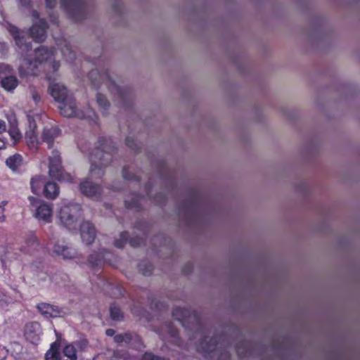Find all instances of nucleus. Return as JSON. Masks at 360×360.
Masks as SVG:
<instances>
[{
	"mask_svg": "<svg viewBox=\"0 0 360 360\" xmlns=\"http://www.w3.org/2000/svg\"><path fill=\"white\" fill-rule=\"evenodd\" d=\"M59 103H60L58 107L60 113L64 117H77L80 119L90 117V115H86L82 110L77 108L75 100L72 95H70Z\"/></svg>",
	"mask_w": 360,
	"mask_h": 360,
	"instance_id": "obj_9",
	"label": "nucleus"
},
{
	"mask_svg": "<svg viewBox=\"0 0 360 360\" xmlns=\"http://www.w3.org/2000/svg\"><path fill=\"white\" fill-rule=\"evenodd\" d=\"M110 317L115 321H121L123 318L122 312L119 307L112 304L110 307Z\"/></svg>",
	"mask_w": 360,
	"mask_h": 360,
	"instance_id": "obj_34",
	"label": "nucleus"
},
{
	"mask_svg": "<svg viewBox=\"0 0 360 360\" xmlns=\"http://www.w3.org/2000/svg\"><path fill=\"white\" fill-rule=\"evenodd\" d=\"M61 50L63 58L69 62H72L75 58V53L72 49V46L69 41L65 39H60L58 43Z\"/></svg>",
	"mask_w": 360,
	"mask_h": 360,
	"instance_id": "obj_21",
	"label": "nucleus"
},
{
	"mask_svg": "<svg viewBox=\"0 0 360 360\" xmlns=\"http://www.w3.org/2000/svg\"><path fill=\"white\" fill-rule=\"evenodd\" d=\"M59 129L54 127H45L41 134V140L48 144V148H51L55 139L59 134Z\"/></svg>",
	"mask_w": 360,
	"mask_h": 360,
	"instance_id": "obj_20",
	"label": "nucleus"
},
{
	"mask_svg": "<svg viewBox=\"0 0 360 360\" xmlns=\"http://www.w3.org/2000/svg\"><path fill=\"white\" fill-rule=\"evenodd\" d=\"M48 25L44 19H39L30 29V36L36 41L41 42L46 37Z\"/></svg>",
	"mask_w": 360,
	"mask_h": 360,
	"instance_id": "obj_14",
	"label": "nucleus"
},
{
	"mask_svg": "<svg viewBox=\"0 0 360 360\" xmlns=\"http://www.w3.org/2000/svg\"><path fill=\"white\" fill-rule=\"evenodd\" d=\"M105 254L108 252H101L99 254H92L89 256L88 261L92 266H98L101 264L103 260L105 259Z\"/></svg>",
	"mask_w": 360,
	"mask_h": 360,
	"instance_id": "obj_31",
	"label": "nucleus"
},
{
	"mask_svg": "<svg viewBox=\"0 0 360 360\" xmlns=\"http://www.w3.org/2000/svg\"><path fill=\"white\" fill-rule=\"evenodd\" d=\"M48 167L49 176L58 181L71 182L72 176L65 172L62 165L60 153L57 150H53L48 157Z\"/></svg>",
	"mask_w": 360,
	"mask_h": 360,
	"instance_id": "obj_5",
	"label": "nucleus"
},
{
	"mask_svg": "<svg viewBox=\"0 0 360 360\" xmlns=\"http://www.w3.org/2000/svg\"><path fill=\"white\" fill-rule=\"evenodd\" d=\"M89 79L92 84L98 88L102 84H105L112 94L117 95L121 105H127L131 100V96L128 90L118 86L109 76L106 71L102 72L98 69L92 70L89 73Z\"/></svg>",
	"mask_w": 360,
	"mask_h": 360,
	"instance_id": "obj_4",
	"label": "nucleus"
},
{
	"mask_svg": "<svg viewBox=\"0 0 360 360\" xmlns=\"http://www.w3.org/2000/svg\"><path fill=\"white\" fill-rule=\"evenodd\" d=\"M81 216V206L79 204H70L62 207L59 212L60 222L68 229H75L79 217Z\"/></svg>",
	"mask_w": 360,
	"mask_h": 360,
	"instance_id": "obj_6",
	"label": "nucleus"
},
{
	"mask_svg": "<svg viewBox=\"0 0 360 360\" xmlns=\"http://www.w3.org/2000/svg\"><path fill=\"white\" fill-rule=\"evenodd\" d=\"M28 200L32 207L35 208L34 217L39 221L44 223H50L52 219V205L39 199L30 196Z\"/></svg>",
	"mask_w": 360,
	"mask_h": 360,
	"instance_id": "obj_8",
	"label": "nucleus"
},
{
	"mask_svg": "<svg viewBox=\"0 0 360 360\" xmlns=\"http://www.w3.org/2000/svg\"><path fill=\"white\" fill-rule=\"evenodd\" d=\"M80 236L84 243L91 244L96 238L94 226L89 221H85L80 225Z\"/></svg>",
	"mask_w": 360,
	"mask_h": 360,
	"instance_id": "obj_16",
	"label": "nucleus"
},
{
	"mask_svg": "<svg viewBox=\"0 0 360 360\" xmlns=\"http://www.w3.org/2000/svg\"><path fill=\"white\" fill-rule=\"evenodd\" d=\"M53 252L64 259H72L78 256L77 251L65 241H58L53 246Z\"/></svg>",
	"mask_w": 360,
	"mask_h": 360,
	"instance_id": "obj_12",
	"label": "nucleus"
},
{
	"mask_svg": "<svg viewBox=\"0 0 360 360\" xmlns=\"http://www.w3.org/2000/svg\"><path fill=\"white\" fill-rule=\"evenodd\" d=\"M159 333L163 338L170 339L171 342L174 344L180 345L178 332L171 323H167L162 326Z\"/></svg>",
	"mask_w": 360,
	"mask_h": 360,
	"instance_id": "obj_19",
	"label": "nucleus"
},
{
	"mask_svg": "<svg viewBox=\"0 0 360 360\" xmlns=\"http://www.w3.org/2000/svg\"><path fill=\"white\" fill-rule=\"evenodd\" d=\"M60 6L75 21L81 20L86 15L84 0H60Z\"/></svg>",
	"mask_w": 360,
	"mask_h": 360,
	"instance_id": "obj_7",
	"label": "nucleus"
},
{
	"mask_svg": "<svg viewBox=\"0 0 360 360\" xmlns=\"http://www.w3.org/2000/svg\"><path fill=\"white\" fill-rule=\"evenodd\" d=\"M11 68L6 64H0V79L12 73Z\"/></svg>",
	"mask_w": 360,
	"mask_h": 360,
	"instance_id": "obj_39",
	"label": "nucleus"
},
{
	"mask_svg": "<svg viewBox=\"0 0 360 360\" xmlns=\"http://www.w3.org/2000/svg\"><path fill=\"white\" fill-rule=\"evenodd\" d=\"M22 158L20 155L15 154L9 157L6 161V165L13 170L16 169L21 164Z\"/></svg>",
	"mask_w": 360,
	"mask_h": 360,
	"instance_id": "obj_28",
	"label": "nucleus"
},
{
	"mask_svg": "<svg viewBox=\"0 0 360 360\" xmlns=\"http://www.w3.org/2000/svg\"><path fill=\"white\" fill-rule=\"evenodd\" d=\"M96 103L99 107L100 110L102 112L103 114H105L107 112V110L108 109L110 106V103L106 99L105 96L98 94L96 95Z\"/></svg>",
	"mask_w": 360,
	"mask_h": 360,
	"instance_id": "obj_30",
	"label": "nucleus"
},
{
	"mask_svg": "<svg viewBox=\"0 0 360 360\" xmlns=\"http://www.w3.org/2000/svg\"><path fill=\"white\" fill-rule=\"evenodd\" d=\"M114 340L117 343L125 342L129 344L136 349L141 350L143 348L141 340L139 335L135 333H122L116 335Z\"/></svg>",
	"mask_w": 360,
	"mask_h": 360,
	"instance_id": "obj_15",
	"label": "nucleus"
},
{
	"mask_svg": "<svg viewBox=\"0 0 360 360\" xmlns=\"http://www.w3.org/2000/svg\"><path fill=\"white\" fill-rule=\"evenodd\" d=\"M105 333L108 336H112L115 334V330L113 329L110 328V329L106 330Z\"/></svg>",
	"mask_w": 360,
	"mask_h": 360,
	"instance_id": "obj_47",
	"label": "nucleus"
},
{
	"mask_svg": "<svg viewBox=\"0 0 360 360\" xmlns=\"http://www.w3.org/2000/svg\"><path fill=\"white\" fill-rule=\"evenodd\" d=\"M45 359L46 360H62V354L57 350L55 345L52 344L46 353Z\"/></svg>",
	"mask_w": 360,
	"mask_h": 360,
	"instance_id": "obj_29",
	"label": "nucleus"
},
{
	"mask_svg": "<svg viewBox=\"0 0 360 360\" xmlns=\"http://www.w3.org/2000/svg\"><path fill=\"white\" fill-rule=\"evenodd\" d=\"M4 220H5V216L3 215V216L0 217V221L1 222H3Z\"/></svg>",
	"mask_w": 360,
	"mask_h": 360,
	"instance_id": "obj_51",
	"label": "nucleus"
},
{
	"mask_svg": "<svg viewBox=\"0 0 360 360\" xmlns=\"http://www.w3.org/2000/svg\"><path fill=\"white\" fill-rule=\"evenodd\" d=\"M39 311L46 318H56L62 316L63 311L58 306L46 302H41L37 305Z\"/></svg>",
	"mask_w": 360,
	"mask_h": 360,
	"instance_id": "obj_17",
	"label": "nucleus"
},
{
	"mask_svg": "<svg viewBox=\"0 0 360 360\" xmlns=\"http://www.w3.org/2000/svg\"><path fill=\"white\" fill-rule=\"evenodd\" d=\"M26 243L27 248H25L24 250H21L25 253H32V250H34L38 245L37 238L33 236L28 238Z\"/></svg>",
	"mask_w": 360,
	"mask_h": 360,
	"instance_id": "obj_35",
	"label": "nucleus"
},
{
	"mask_svg": "<svg viewBox=\"0 0 360 360\" xmlns=\"http://www.w3.org/2000/svg\"><path fill=\"white\" fill-rule=\"evenodd\" d=\"M53 75H54V73H53ZM46 77L50 82L49 87V93L55 101L59 103L70 96L65 86L60 83L55 82L56 78L54 77V75L48 72Z\"/></svg>",
	"mask_w": 360,
	"mask_h": 360,
	"instance_id": "obj_11",
	"label": "nucleus"
},
{
	"mask_svg": "<svg viewBox=\"0 0 360 360\" xmlns=\"http://www.w3.org/2000/svg\"><path fill=\"white\" fill-rule=\"evenodd\" d=\"M195 200L192 198L189 202H186L181 208V212L185 214L191 213L195 207Z\"/></svg>",
	"mask_w": 360,
	"mask_h": 360,
	"instance_id": "obj_37",
	"label": "nucleus"
},
{
	"mask_svg": "<svg viewBox=\"0 0 360 360\" xmlns=\"http://www.w3.org/2000/svg\"><path fill=\"white\" fill-rule=\"evenodd\" d=\"M79 190L84 195L98 199L100 197L101 188L95 183L88 179L81 182Z\"/></svg>",
	"mask_w": 360,
	"mask_h": 360,
	"instance_id": "obj_18",
	"label": "nucleus"
},
{
	"mask_svg": "<svg viewBox=\"0 0 360 360\" xmlns=\"http://www.w3.org/2000/svg\"><path fill=\"white\" fill-rule=\"evenodd\" d=\"M139 271L144 276H149L153 271V266L150 264L143 262L139 266Z\"/></svg>",
	"mask_w": 360,
	"mask_h": 360,
	"instance_id": "obj_36",
	"label": "nucleus"
},
{
	"mask_svg": "<svg viewBox=\"0 0 360 360\" xmlns=\"http://www.w3.org/2000/svg\"><path fill=\"white\" fill-rule=\"evenodd\" d=\"M30 2V0H20V4L23 6H29Z\"/></svg>",
	"mask_w": 360,
	"mask_h": 360,
	"instance_id": "obj_46",
	"label": "nucleus"
},
{
	"mask_svg": "<svg viewBox=\"0 0 360 360\" xmlns=\"http://www.w3.org/2000/svg\"><path fill=\"white\" fill-rule=\"evenodd\" d=\"M127 145L134 150H136L139 148L138 144L131 137H127L126 139Z\"/></svg>",
	"mask_w": 360,
	"mask_h": 360,
	"instance_id": "obj_41",
	"label": "nucleus"
},
{
	"mask_svg": "<svg viewBox=\"0 0 360 360\" xmlns=\"http://www.w3.org/2000/svg\"><path fill=\"white\" fill-rule=\"evenodd\" d=\"M6 127L4 121L0 120V133L6 131Z\"/></svg>",
	"mask_w": 360,
	"mask_h": 360,
	"instance_id": "obj_45",
	"label": "nucleus"
},
{
	"mask_svg": "<svg viewBox=\"0 0 360 360\" xmlns=\"http://www.w3.org/2000/svg\"><path fill=\"white\" fill-rule=\"evenodd\" d=\"M43 193L47 199L53 200L59 194V187L56 183L48 181L44 184Z\"/></svg>",
	"mask_w": 360,
	"mask_h": 360,
	"instance_id": "obj_22",
	"label": "nucleus"
},
{
	"mask_svg": "<svg viewBox=\"0 0 360 360\" xmlns=\"http://www.w3.org/2000/svg\"><path fill=\"white\" fill-rule=\"evenodd\" d=\"M41 328L39 323L32 321L25 326L24 335L27 340L36 344L40 338Z\"/></svg>",
	"mask_w": 360,
	"mask_h": 360,
	"instance_id": "obj_13",
	"label": "nucleus"
},
{
	"mask_svg": "<svg viewBox=\"0 0 360 360\" xmlns=\"http://www.w3.org/2000/svg\"><path fill=\"white\" fill-rule=\"evenodd\" d=\"M6 204V202H2L1 205H0V211L1 212H3L4 211V207L5 206V205Z\"/></svg>",
	"mask_w": 360,
	"mask_h": 360,
	"instance_id": "obj_50",
	"label": "nucleus"
},
{
	"mask_svg": "<svg viewBox=\"0 0 360 360\" xmlns=\"http://www.w3.org/2000/svg\"><path fill=\"white\" fill-rule=\"evenodd\" d=\"M122 176L126 179H137L136 176L132 174L129 169L124 167L122 170Z\"/></svg>",
	"mask_w": 360,
	"mask_h": 360,
	"instance_id": "obj_42",
	"label": "nucleus"
},
{
	"mask_svg": "<svg viewBox=\"0 0 360 360\" xmlns=\"http://www.w3.org/2000/svg\"><path fill=\"white\" fill-rule=\"evenodd\" d=\"M120 354L117 351L106 349L96 354L92 360H120Z\"/></svg>",
	"mask_w": 360,
	"mask_h": 360,
	"instance_id": "obj_23",
	"label": "nucleus"
},
{
	"mask_svg": "<svg viewBox=\"0 0 360 360\" xmlns=\"http://www.w3.org/2000/svg\"><path fill=\"white\" fill-rule=\"evenodd\" d=\"M129 243L131 246L136 247V246L140 245L143 243V240L141 238H136L131 239L129 240Z\"/></svg>",
	"mask_w": 360,
	"mask_h": 360,
	"instance_id": "obj_43",
	"label": "nucleus"
},
{
	"mask_svg": "<svg viewBox=\"0 0 360 360\" xmlns=\"http://www.w3.org/2000/svg\"><path fill=\"white\" fill-rule=\"evenodd\" d=\"M44 63L46 68L51 69L55 73L59 68V63L53 58V51L45 46H40L34 50L33 59L25 57L20 62L19 72L20 75H36L39 65Z\"/></svg>",
	"mask_w": 360,
	"mask_h": 360,
	"instance_id": "obj_2",
	"label": "nucleus"
},
{
	"mask_svg": "<svg viewBox=\"0 0 360 360\" xmlns=\"http://www.w3.org/2000/svg\"><path fill=\"white\" fill-rule=\"evenodd\" d=\"M150 186V185H147L146 186V190H149V187Z\"/></svg>",
	"mask_w": 360,
	"mask_h": 360,
	"instance_id": "obj_53",
	"label": "nucleus"
},
{
	"mask_svg": "<svg viewBox=\"0 0 360 360\" xmlns=\"http://www.w3.org/2000/svg\"><path fill=\"white\" fill-rule=\"evenodd\" d=\"M128 238V233L127 232H122L120 234V238L115 241V245L117 248H122L126 243Z\"/></svg>",
	"mask_w": 360,
	"mask_h": 360,
	"instance_id": "obj_38",
	"label": "nucleus"
},
{
	"mask_svg": "<svg viewBox=\"0 0 360 360\" xmlns=\"http://www.w3.org/2000/svg\"><path fill=\"white\" fill-rule=\"evenodd\" d=\"M46 178L44 176L37 175L30 180V186L32 192L39 195L41 191V187L46 184Z\"/></svg>",
	"mask_w": 360,
	"mask_h": 360,
	"instance_id": "obj_24",
	"label": "nucleus"
},
{
	"mask_svg": "<svg viewBox=\"0 0 360 360\" xmlns=\"http://www.w3.org/2000/svg\"><path fill=\"white\" fill-rule=\"evenodd\" d=\"M115 150L114 146L105 143L102 145V148L98 147L91 153L89 175L91 178H100L103 175V169L110 163Z\"/></svg>",
	"mask_w": 360,
	"mask_h": 360,
	"instance_id": "obj_3",
	"label": "nucleus"
},
{
	"mask_svg": "<svg viewBox=\"0 0 360 360\" xmlns=\"http://www.w3.org/2000/svg\"><path fill=\"white\" fill-rule=\"evenodd\" d=\"M142 200H143V197L134 195L131 197V199L126 200L125 204L127 208H135L139 210L141 208L139 201Z\"/></svg>",
	"mask_w": 360,
	"mask_h": 360,
	"instance_id": "obj_33",
	"label": "nucleus"
},
{
	"mask_svg": "<svg viewBox=\"0 0 360 360\" xmlns=\"http://www.w3.org/2000/svg\"><path fill=\"white\" fill-rule=\"evenodd\" d=\"M10 124L11 126L8 129V133L11 139H13L15 141L20 140L22 137V135L17 127L15 120H14L13 122L10 121Z\"/></svg>",
	"mask_w": 360,
	"mask_h": 360,
	"instance_id": "obj_32",
	"label": "nucleus"
},
{
	"mask_svg": "<svg viewBox=\"0 0 360 360\" xmlns=\"http://www.w3.org/2000/svg\"><path fill=\"white\" fill-rule=\"evenodd\" d=\"M30 94L31 95V97L32 100L34 101L36 104L40 102L41 97L38 92V91L33 86H30L29 88Z\"/></svg>",
	"mask_w": 360,
	"mask_h": 360,
	"instance_id": "obj_40",
	"label": "nucleus"
},
{
	"mask_svg": "<svg viewBox=\"0 0 360 360\" xmlns=\"http://www.w3.org/2000/svg\"><path fill=\"white\" fill-rule=\"evenodd\" d=\"M47 8H52L56 5L57 0H45Z\"/></svg>",
	"mask_w": 360,
	"mask_h": 360,
	"instance_id": "obj_44",
	"label": "nucleus"
},
{
	"mask_svg": "<svg viewBox=\"0 0 360 360\" xmlns=\"http://www.w3.org/2000/svg\"><path fill=\"white\" fill-rule=\"evenodd\" d=\"M32 16L36 19L39 18V13L36 11H32Z\"/></svg>",
	"mask_w": 360,
	"mask_h": 360,
	"instance_id": "obj_49",
	"label": "nucleus"
},
{
	"mask_svg": "<svg viewBox=\"0 0 360 360\" xmlns=\"http://www.w3.org/2000/svg\"><path fill=\"white\" fill-rule=\"evenodd\" d=\"M0 79L1 86L7 91L13 90L18 84V79L13 75L5 76V77H2Z\"/></svg>",
	"mask_w": 360,
	"mask_h": 360,
	"instance_id": "obj_25",
	"label": "nucleus"
},
{
	"mask_svg": "<svg viewBox=\"0 0 360 360\" xmlns=\"http://www.w3.org/2000/svg\"><path fill=\"white\" fill-rule=\"evenodd\" d=\"M27 120L29 122L30 131L26 133V136L30 137V141L32 143L36 142L38 144L39 142H38V140L37 139V136H36L35 131H34V129L37 127L35 120L31 115H27Z\"/></svg>",
	"mask_w": 360,
	"mask_h": 360,
	"instance_id": "obj_26",
	"label": "nucleus"
},
{
	"mask_svg": "<svg viewBox=\"0 0 360 360\" xmlns=\"http://www.w3.org/2000/svg\"><path fill=\"white\" fill-rule=\"evenodd\" d=\"M62 354V360H76L77 354L75 347L72 345H66L63 349Z\"/></svg>",
	"mask_w": 360,
	"mask_h": 360,
	"instance_id": "obj_27",
	"label": "nucleus"
},
{
	"mask_svg": "<svg viewBox=\"0 0 360 360\" xmlns=\"http://www.w3.org/2000/svg\"><path fill=\"white\" fill-rule=\"evenodd\" d=\"M172 316L185 328L188 327L190 323L195 324L196 331L194 333L193 338L199 340L198 343H195L198 352L206 355L214 352L221 344L222 335L205 334L200 326L198 315L195 311H191L188 309L176 307L172 311Z\"/></svg>",
	"mask_w": 360,
	"mask_h": 360,
	"instance_id": "obj_1",
	"label": "nucleus"
},
{
	"mask_svg": "<svg viewBox=\"0 0 360 360\" xmlns=\"http://www.w3.org/2000/svg\"><path fill=\"white\" fill-rule=\"evenodd\" d=\"M5 148V142L0 139V149H3Z\"/></svg>",
	"mask_w": 360,
	"mask_h": 360,
	"instance_id": "obj_48",
	"label": "nucleus"
},
{
	"mask_svg": "<svg viewBox=\"0 0 360 360\" xmlns=\"http://www.w3.org/2000/svg\"><path fill=\"white\" fill-rule=\"evenodd\" d=\"M226 63H227V62H228V60H229V62L231 59H230L229 58H228V57L226 56Z\"/></svg>",
	"mask_w": 360,
	"mask_h": 360,
	"instance_id": "obj_52",
	"label": "nucleus"
},
{
	"mask_svg": "<svg viewBox=\"0 0 360 360\" xmlns=\"http://www.w3.org/2000/svg\"><path fill=\"white\" fill-rule=\"evenodd\" d=\"M5 26L15 40V44L21 53H28L31 50V45L30 42H27L26 32L24 30H19L17 27L9 22H6Z\"/></svg>",
	"mask_w": 360,
	"mask_h": 360,
	"instance_id": "obj_10",
	"label": "nucleus"
}]
</instances>
